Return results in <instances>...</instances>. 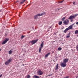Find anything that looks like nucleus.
I'll list each match as a JSON object with an SVG mask.
<instances>
[{"instance_id":"1","label":"nucleus","mask_w":78,"mask_h":78,"mask_svg":"<svg viewBox=\"0 0 78 78\" xmlns=\"http://www.w3.org/2000/svg\"><path fill=\"white\" fill-rule=\"evenodd\" d=\"M78 16V14H76L74 16H71L68 19L69 20H71V22H73V20L72 19H74V18H75V17H76V16Z\"/></svg>"},{"instance_id":"2","label":"nucleus","mask_w":78,"mask_h":78,"mask_svg":"<svg viewBox=\"0 0 78 78\" xmlns=\"http://www.w3.org/2000/svg\"><path fill=\"white\" fill-rule=\"evenodd\" d=\"M41 47L39 48V53H41V50H42V48H43V47L44 46V42H43L40 45Z\"/></svg>"},{"instance_id":"3","label":"nucleus","mask_w":78,"mask_h":78,"mask_svg":"<svg viewBox=\"0 0 78 78\" xmlns=\"http://www.w3.org/2000/svg\"><path fill=\"white\" fill-rule=\"evenodd\" d=\"M11 61H12V59H9L5 62V65H8V64H10V62H11Z\"/></svg>"},{"instance_id":"4","label":"nucleus","mask_w":78,"mask_h":78,"mask_svg":"<svg viewBox=\"0 0 78 78\" xmlns=\"http://www.w3.org/2000/svg\"><path fill=\"white\" fill-rule=\"evenodd\" d=\"M69 20H68V19H66L63 22V23L65 25H68V23H69Z\"/></svg>"},{"instance_id":"5","label":"nucleus","mask_w":78,"mask_h":78,"mask_svg":"<svg viewBox=\"0 0 78 78\" xmlns=\"http://www.w3.org/2000/svg\"><path fill=\"white\" fill-rule=\"evenodd\" d=\"M37 41H38V39L36 40H32L31 42L32 45H33V44H34L35 43H36V42H37Z\"/></svg>"},{"instance_id":"6","label":"nucleus","mask_w":78,"mask_h":78,"mask_svg":"<svg viewBox=\"0 0 78 78\" xmlns=\"http://www.w3.org/2000/svg\"><path fill=\"white\" fill-rule=\"evenodd\" d=\"M61 67H65L67 66V64L63 62L61 64Z\"/></svg>"},{"instance_id":"7","label":"nucleus","mask_w":78,"mask_h":78,"mask_svg":"<svg viewBox=\"0 0 78 78\" xmlns=\"http://www.w3.org/2000/svg\"><path fill=\"white\" fill-rule=\"evenodd\" d=\"M38 74L39 75H42L43 74V72H42L41 70H39L38 71Z\"/></svg>"},{"instance_id":"8","label":"nucleus","mask_w":78,"mask_h":78,"mask_svg":"<svg viewBox=\"0 0 78 78\" xmlns=\"http://www.w3.org/2000/svg\"><path fill=\"white\" fill-rule=\"evenodd\" d=\"M9 40V39H7L5 40L2 43V45H4V44H5Z\"/></svg>"},{"instance_id":"9","label":"nucleus","mask_w":78,"mask_h":78,"mask_svg":"<svg viewBox=\"0 0 78 78\" xmlns=\"http://www.w3.org/2000/svg\"><path fill=\"white\" fill-rule=\"evenodd\" d=\"M69 61V59L67 58H65L63 60V62L64 63H66L67 62H68V61Z\"/></svg>"},{"instance_id":"10","label":"nucleus","mask_w":78,"mask_h":78,"mask_svg":"<svg viewBox=\"0 0 78 78\" xmlns=\"http://www.w3.org/2000/svg\"><path fill=\"white\" fill-rule=\"evenodd\" d=\"M40 16V14H38L34 16V19H36L37 17Z\"/></svg>"},{"instance_id":"11","label":"nucleus","mask_w":78,"mask_h":78,"mask_svg":"<svg viewBox=\"0 0 78 78\" xmlns=\"http://www.w3.org/2000/svg\"><path fill=\"white\" fill-rule=\"evenodd\" d=\"M72 27H73V25L70 26L67 28L69 30H70L72 28Z\"/></svg>"},{"instance_id":"12","label":"nucleus","mask_w":78,"mask_h":78,"mask_svg":"<svg viewBox=\"0 0 78 78\" xmlns=\"http://www.w3.org/2000/svg\"><path fill=\"white\" fill-rule=\"evenodd\" d=\"M50 53H48V54H47L45 56V58H47L48 56H49L50 55Z\"/></svg>"},{"instance_id":"13","label":"nucleus","mask_w":78,"mask_h":78,"mask_svg":"<svg viewBox=\"0 0 78 78\" xmlns=\"http://www.w3.org/2000/svg\"><path fill=\"white\" fill-rule=\"evenodd\" d=\"M58 66H59V65H58V64H57L56 66V68H55L56 70H58Z\"/></svg>"},{"instance_id":"14","label":"nucleus","mask_w":78,"mask_h":78,"mask_svg":"<svg viewBox=\"0 0 78 78\" xmlns=\"http://www.w3.org/2000/svg\"><path fill=\"white\" fill-rule=\"evenodd\" d=\"M39 78V77L38 76H33V78Z\"/></svg>"},{"instance_id":"15","label":"nucleus","mask_w":78,"mask_h":78,"mask_svg":"<svg viewBox=\"0 0 78 78\" xmlns=\"http://www.w3.org/2000/svg\"><path fill=\"white\" fill-rule=\"evenodd\" d=\"M26 1V0H22V2H20V4H22V3H23L25 2Z\"/></svg>"},{"instance_id":"16","label":"nucleus","mask_w":78,"mask_h":78,"mask_svg":"<svg viewBox=\"0 0 78 78\" xmlns=\"http://www.w3.org/2000/svg\"><path fill=\"white\" fill-rule=\"evenodd\" d=\"M46 14L45 12H44L41 13V14H40V16H43V15H44V14Z\"/></svg>"},{"instance_id":"17","label":"nucleus","mask_w":78,"mask_h":78,"mask_svg":"<svg viewBox=\"0 0 78 78\" xmlns=\"http://www.w3.org/2000/svg\"><path fill=\"white\" fill-rule=\"evenodd\" d=\"M68 30H69V29H68L67 28L64 31V33H66L67 31Z\"/></svg>"},{"instance_id":"18","label":"nucleus","mask_w":78,"mask_h":78,"mask_svg":"<svg viewBox=\"0 0 78 78\" xmlns=\"http://www.w3.org/2000/svg\"><path fill=\"white\" fill-rule=\"evenodd\" d=\"M75 34H78V30H76L75 31Z\"/></svg>"},{"instance_id":"19","label":"nucleus","mask_w":78,"mask_h":78,"mask_svg":"<svg viewBox=\"0 0 78 78\" xmlns=\"http://www.w3.org/2000/svg\"><path fill=\"white\" fill-rule=\"evenodd\" d=\"M12 51H12L11 50H10V51L9 52V54H11V53H12Z\"/></svg>"},{"instance_id":"20","label":"nucleus","mask_w":78,"mask_h":78,"mask_svg":"<svg viewBox=\"0 0 78 78\" xmlns=\"http://www.w3.org/2000/svg\"><path fill=\"white\" fill-rule=\"evenodd\" d=\"M69 35L68 36H66V38H69V37H70V33H69L68 34Z\"/></svg>"},{"instance_id":"21","label":"nucleus","mask_w":78,"mask_h":78,"mask_svg":"<svg viewBox=\"0 0 78 78\" xmlns=\"http://www.w3.org/2000/svg\"><path fill=\"white\" fill-rule=\"evenodd\" d=\"M62 23V21H60L59 23V25H61Z\"/></svg>"},{"instance_id":"22","label":"nucleus","mask_w":78,"mask_h":78,"mask_svg":"<svg viewBox=\"0 0 78 78\" xmlns=\"http://www.w3.org/2000/svg\"><path fill=\"white\" fill-rule=\"evenodd\" d=\"M58 50L59 51H60V50H62V48L61 47H59L58 48Z\"/></svg>"},{"instance_id":"23","label":"nucleus","mask_w":78,"mask_h":78,"mask_svg":"<svg viewBox=\"0 0 78 78\" xmlns=\"http://www.w3.org/2000/svg\"><path fill=\"white\" fill-rule=\"evenodd\" d=\"M66 19V17H64L63 18H62V19H61V20H63V21H64L65 20V19Z\"/></svg>"},{"instance_id":"24","label":"nucleus","mask_w":78,"mask_h":78,"mask_svg":"<svg viewBox=\"0 0 78 78\" xmlns=\"http://www.w3.org/2000/svg\"><path fill=\"white\" fill-rule=\"evenodd\" d=\"M31 77V76H30L28 75L27 76V78H30Z\"/></svg>"},{"instance_id":"25","label":"nucleus","mask_w":78,"mask_h":78,"mask_svg":"<svg viewBox=\"0 0 78 78\" xmlns=\"http://www.w3.org/2000/svg\"><path fill=\"white\" fill-rule=\"evenodd\" d=\"M76 48L77 49V50L78 51V44L77 45L76 47Z\"/></svg>"},{"instance_id":"26","label":"nucleus","mask_w":78,"mask_h":78,"mask_svg":"<svg viewBox=\"0 0 78 78\" xmlns=\"http://www.w3.org/2000/svg\"><path fill=\"white\" fill-rule=\"evenodd\" d=\"M25 37L23 35L21 36V39H23V37Z\"/></svg>"},{"instance_id":"27","label":"nucleus","mask_w":78,"mask_h":78,"mask_svg":"<svg viewBox=\"0 0 78 78\" xmlns=\"http://www.w3.org/2000/svg\"><path fill=\"white\" fill-rule=\"evenodd\" d=\"M62 2H63V1H61V2L59 1L58 2V3H62Z\"/></svg>"},{"instance_id":"28","label":"nucleus","mask_w":78,"mask_h":78,"mask_svg":"<svg viewBox=\"0 0 78 78\" xmlns=\"http://www.w3.org/2000/svg\"><path fill=\"white\" fill-rule=\"evenodd\" d=\"M2 75H0V78H1V77H2Z\"/></svg>"},{"instance_id":"29","label":"nucleus","mask_w":78,"mask_h":78,"mask_svg":"<svg viewBox=\"0 0 78 78\" xmlns=\"http://www.w3.org/2000/svg\"><path fill=\"white\" fill-rule=\"evenodd\" d=\"M75 2H74L73 3V5H75Z\"/></svg>"},{"instance_id":"30","label":"nucleus","mask_w":78,"mask_h":78,"mask_svg":"<svg viewBox=\"0 0 78 78\" xmlns=\"http://www.w3.org/2000/svg\"><path fill=\"white\" fill-rule=\"evenodd\" d=\"M76 25H78V22L77 23H76Z\"/></svg>"},{"instance_id":"31","label":"nucleus","mask_w":78,"mask_h":78,"mask_svg":"<svg viewBox=\"0 0 78 78\" xmlns=\"http://www.w3.org/2000/svg\"><path fill=\"white\" fill-rule=\"evenodd\" d=\"M75 25V24H73L72 25H73H73Z\"/></svg>"},{"instance_id":"32","label":"nucleus","mask_w":78,"mask_h":78,"mask_svg":"<svg viewBox=\"0 0 78 78\" xmlns=\"http://www.w3.org/2000/svg\"><path fill=\"white\" fill-rule=\"evenodd\" d=\"M19 2V1L17 0V1H16V3H17V2Z\"/></svg>"},{"instance_id":"33","label":"nucleus","mask_w":78,"mask_h":78,"mask_svg":"<svg viewBox=\"0 0 78 78\" xmlns=\"http://www.w3.org/2000/svg\"><path fill=\"white\" fill-rule=\"evenodd\" d=\"M25 65H24V64H23V66H24Z\"/></svg>"},{"instance_id":"34","label":"nucleus","mask_w":78,"mask_h":78,"mask_svg":"<svg viewBox=\"0 0 78 78\" xmlns=\"http://www.w3.org/2000/svg\"><path fill=\"white\" fill-rule=\"evenodd\" d=\"M61 9H58V11H59Z\"/></svg>"},{"instance_id":"35","label":"nucleus","mask_w":78,"mask_h":78,"mask_svg":"<svg viewBox=\"0 0 78 78\" xmlns=\"http://www.w3.org/2000/svg\"><path fill=\"white\" fill-rule=\"evenodd\" d=\"M30 43H31V42H30L29 43V44H30Z\"/></svg>"},{"instance_id":"36","label":"nucleus","mask_w":78,"mask_h":78,"mask_svg":"<svg viewBox=\"0 0 78 78\" xmlns=\"http://www.w3.org/2000/svg\"><path fill=\"white\" fill-rule=\"evenodd\" d=\"M64 1V0H63L62 1V2H63Z\"/></svg>"},{"instance_id":"37","label":"nucleus","mask_w":78,"mask_h":78,"mask_svg":"<svg viewBox=\"0 0 78 78\" xmlns=\"http://www.w3.org/2000/svg\"><path fill=\"white\" fill-rule=\"evenodd\" d=\"M51 28V27H50V28Z\"/></svg>"},{"instance_id":"38","label":"nucleus","mask_w":78,"mask_h":78,"mask_svg":"<svg viewBox=\"0 0 78 78\" xmlns=\"http://www.w3.org/2000/svg\"><path fill=\"white\" fill-rule=\"evenodd\" d=\"M1 51V49H0V51Z\"/></svg>"},{"instance_id":"39","label":"nucleus","mask_w":78,"mask_h":78,"mask_svg":"<svg viewBox=\"0 0 78 78\" xmlns=\"http://www.w3.org/2000/svg\"><path fill=\"white\" fill-rule=\"evenodd\" d=\"M53 42H55V41H54Z\"/></svg>"},{"instance_id":"40","label":"nucleus","mask_w":78,"mask_h":78,"mask_svg":"<svg viewBox=\"0 0 78 78\" xmlns=\"http://www.w3.org/2000/svg\"><path fill=\"white\" fill-rule=\"evenodd\" d=\"M48 31H49V30H48Z\"/></svg>"},{"instance_id":"41","label":"nucleus","mask_w":78,"mask_h":78,"mask_svg":"<svg viewBox=\"0 0 78 78\" xmlns=\"http://www.w3.org/2000/svg\"><path fill=\"white\" fill-rule=\"evenodd\" d=\"M77 36H78V35H77Z\"/></svg>"},{"instance_id":"42","label":"nucleus","mask_w":78,"mask_h":78,"mask_svg":"<svg viewBox=\"0 0 78 78\" xmlns=\"http://www.w3.org/2000/svg\"><path fill=\"white\" fill-rule=\"evenodd\" d=\"M1 11H0V12Z\"/></svg>"}]
</instances>
